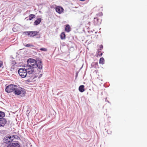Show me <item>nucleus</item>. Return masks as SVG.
Instances as JSON below:
<instances>
[{"label":"nucleus","instance_id":"f257e3e1","mask_svg":"<svg viewBox=\"0 0 147 147\" xmlns=\"http://www.w3.org/2000/svg\"><path fill=\"white\" fill-rule=\"evenodd\" d=\"M41 61H36L34 59L29 58L27 61L26 77L31 78L32 74L34 72H36L39 74L42 71V63Z\"/></svg>","mask_w":147,"mask_h":147},{"label":"nucleus","instance_id":"f03ea898","mask_svg":"<svg viewBox=\"0 0 147 147\" xmlns=\"http://www.w3.org/2000/svg\"><path fill=\"white\" fill-rule=\"evenodd\" d=\"M13 93L16 95H20L21 96H24L26 94L25 90L21 87H16Z\"/></svg>","mask_w":147,"mask_h":147},{"label":"nucleus","instance_id":"7ed1b4c3","mask_svg":"<svg viewBox=\"0 0 147 147\" xmlns=\"http://www.w3.org/2000/svg\"><path fill=\"white\" fill-rule=\"evenodd\" d=\"M18 72L20 76L23 78L26 77L27 74V69L24 68H21L19 69Z\"/></svg>","mask_w":147,"mask_h":147},{"label":"nucleus","instance_id":"20e7f679","mask_svg":"<svg viewBox=\"0 0 147 147\" xmlns=\"http://www.w3.org/2000/svg\"><path fill=\"white\" fill-rule=\"evenodd\" d=\"M16 87H18L17 85L10 84L7 86L5 89V91L7 93H10L14 91Z\"/></svg>","mask_w":147,"mask_h":147},{"label":"nucleus","instance_id":"39448f33","mask_svg":"<svg viewBox=\"0 0 147 147\" xmlns=\"http://www.w3.org/2000/svg\"><path fill=\"white\" fill-rule=\"evenodd\" d=\"M7 147H20L18 142H15L14 143H11L8 144Z\"/></svg>","mask_w":147,"mask_h":147},{"label":"nucleus","instance_id":"423d86ee","mask_svg":"<svg viewBox=\"0 0 147 147\" xmlns=\"http://www.w3.org/2000/svg\"><path fill=\"white\" fill-rule=\"evenodd\" d=\"M7 120L4 118H0V127H3L7 123Z\"/></svg>","mask_w":147,"mask_h":147},{"label":"nucleus","instance_id":"0eeeda50","mask_svg":"<svg viewBox=\"0 0 147 147\" xmlns=\"http://www.w3.org/2000/svg\"><path fill=\"white\" fill-rule=\"evenodd\" d=\"M55 10L57 12L60 14L63 13L64 9L62 7L58 6L56 7Z\"/></svg>","mask_w":147,"mask_h":147},{"label":"nucleus","instance_id":"6e6552de","mask_svg":"<svg viewBox=\"0 0 147 147\" xmlns=\"http://www.w3.org/2000/svg\"><path fill=\"white\" fill-rule=\"evenodd\" d=\"M101 20L97 18H94V22L95 25H99L101 23Z\"/></svg>","mask_w":147,"mask_h":147},{"label":"nucleus","instance_id":"1a4fd4ad","mask_svg":"<svg viewBox=\"0 0 147 147\" xmlns=\"http://www.w3.org/2000/svg\"><path fill=\"white\" fill-rule=\"evenodd\" d=\"M39 33V32L35 31H30V37H34V36L37 35Z\"/></svg>","mask_w":147,"mask_h":147},{"label":"nucleus","instance_id":"9d476101","mask_svg":"<svg viewBox=\"0 0 147 147\" xmlns=\"http://www.w3.org/2000/svg\"><path fill=\"white\" fill-rule=\"evenodd\" d=\"M35 17L36 16L34 15L31 14L28 17L26 18V20H32L33 18H35Z\"/></svg>","mask_w":147,"mask_h":147},{"label":"nucleus","instance_id":"9b49d317","mask_svg":"<svg viewBox=\"0 0 147 147\" xmlns=\"http://www.w3.org/2000/svg\"><path fill=\"white\" fill-rule=\"evenodd\" d=\"M42 19L40 18H39L36 19L34 22V25H38L41 22Z\"/></svg>","mask_w":147,"mask_h":147},{"label":"nucleus","instance_id":"f8f14e48","mask_svg":"<svg viewBox=\"0 0 147 147\" xmlns=\"http://www.w3.org/2000/svg\"><path fill=\"white\" fill-rule=\"evenodd\" d=\"M65 30L66 32H69L71 30L70 26L69 25L67 24L66 25Z\"/></svg>","mask_w":147,"mask_h":147},{"label":"nucleus","instance_id":"ddd939ff","mask_svg":"<svg viewBox=\"0 0 147 147\" xmlns=\"http://www.w3.org/2000/svg\"><path fill=\"white\" fill-rule=\"evenodd\" d=\"M79 90L81 92H82L85 91L84 86L83 85L80 86L79 88Z\"/></svg>","mask_w":147,"mask_h":147},{"label":"nucleus","instance_id":"4468645a","mask_svg":"<svg viewBox=\"0 0 147 147\" xmlns=\"http://www.w3.org/2000/svg\"><path fill=\"white\" fill-rule=\"evenodd\" d=\"M3 140L4 142L6 144H8L9 143V140H8V138H7V136L4 137Z\"/></svg>","mask_w":147,"mask_h":147},{"label":"nucleus","instance_id":"2eb2a0df","mask_svg":"<svg viewBox=\"0 0 147 147\" xmlns=\"http://www.w3.org/2000/svg\"><path fill=\"white\" fill-rule=\"evenodd\" d=\"M99 63L100 64H104V59L103 57L100 58Z\"/></svg>","mask_w":147,"mask_h":147},{"label":"nucleus","instance_id":"dca6fc26","mask_svg":"<svg viewBox=\"0 0 147 147\" xmlns=\"http://www.w3.org/2000/svg\"><path fill=\"white\" fill-rule=\"evenodd\" d=\"M5 116V113L4 112L0 111V118H3Z\"/></svg>","mask_w":147,"mask_h":147},{"label":"nucleus","instance_id":"f3484780","mask_svg":"<svg viewBox=\"0 0 147 147\" xmlns=\"http://www.w3.org/2000/svg\"><path fill=\"white\" fill-rule=\"evenodd\" d=\"M7 138H8V140H9V143L13 141V138L10 135H7Z\"/></svg>","mask_w":147,"mask_h":147},{"label":"nucleus","instance_id":"a211bd4d","mask_svg":"<svg viewBox=\"0 0 147 147\" xmlns=\"http://www.w3.org/2000/svg\"><path fill=\"white\" fill-rule=\"evenodd\" d=\"M65 33L64 32H62L60 35V38L61 39H64L65 38Z\"/></svg>","mask_w":147,"mask_h":147},{"label":"nucleus","instance_id":"6ab92c4d","mask_svg":"<svg viewBox=\"0 0 147 147\" xmlns=\"http://www.w3.org/2000/svg\"><path fill=\"white\" fill-rule=\"evenodd\" d=\"M103 48V46L102 45H100L99 46V49H98V53L100 52V51H99L102 50Z\"/></svg>","mask_w":147,"mask_h":147},{"label":"nucleus","instance_id":"aec40b11","mask_svg":"<svg viewBox=\"0 0 147 147\" xmlns=\"http://www.w3.org/2000/svg\"><path fill=\"white\" fill-rule=\"evenodd\" d=\"M30 31H26L23 32V34H25L26 35L30 36Z\"/></svg>","mask_w":147,"mask_h":147},{"label":"nucleus","instance_id":"412c9836","mask_svg":"<svg viewBox=\"0 0 147 147\" xmlns=\"http://www.w3.org/2000/svg\"><path fill=\"white\" fill-rule=\"evenodd\" d=\"M40 50L41 51H47V49L45 48H42L40 49Z\"/></svg>","mask_w":147,"mask_h":147},{"label":"nucleus","instance_id":"4be33fe9","mask_svg":"<svg viewBox=\"0 0 147 147\" xmlns=\"http://www.w3.org/2000/svg\"><path fill=\"white\" fill-rule=\"evenodd\" d=\"M25 46L26 47H34L33 45L30 44H26Z\"/></svg>","mask_w":147,"mask_h":147},{"label":"nucleus","instance_id":"5701e85b","mask_svg":"<svg viewBox=\"0 0 147 147\" xmlns=\"http://www.w3.org/2000/svg\"><path fill=\"white\" fill-rule=\"evenodd\" d=\"M12 137L13 138V140L15 138L17 139L18 137V136L16 135H12Z\"/></svg>","mask_w":147,"mask_h":147},{"label":"nucleus","instance_id":"b1692460","mask_svg":"<svg viewBox=\"0 0 147 147\" xmlns=\"http://www.w3.org/2000/svg\"><path fill=\"white\" fill-rule=\"evenodd\" d=\"M3 65V62L1 61H0V67H1Z\"/></svg>","mask_w":147,"mask_h":147},{"label":"nucleus","instance_id":"393cba45","mask_svg":"<svg viewBox=\"0 0 147 147\" xmlns=\"http://www.w3.org/2000/svg\"><path fill=\"white\" fill-rule=\"evenodd\" d=\"M12 65H14L15 64H16V63L14 62V61H13V63H12Z\"/></svg>","mask_w":147,"mask_h":147},{"label":"nucleus","instance_id":"a878e982","mask_svg":"<svg viewBox=\"0 0 147 147\" xmlns=\"http://www.w3.org/2000/svg\"><path fill=\"white\" fill-rule=\"evenodd\" d=\"M78 76V73L77 72V73H76V78Z\"/></svg>","mask_w":147,"mask_h":147},{"label":"nucleus","instance_id":"bb28decb","mask_svg":"<svg viewBox=\"0 0 147 147\" xmlns=\"http://www.w3.org/2000/svg\"><path fill=\"white\" fill-rule=\"evenodd\" d=\"M42 74H40V75H39V78L41 77L42 76Z\"/></svg>","mask_w":147,"mask_h":147},{"label":"nucleus","instance_id":"cd10ccee","mask_svg":"<svg viewBox=\"0 0 147 147\" xmlns=\"http://www.w3.org/2000/svg\"><path fill=\"white\" fill-rule=\"evenodd\" d=\"M102 55V53H101V54H100V55H99V56H101Z\"/></svg>","mask_w":147,"mask_h":147},{"label":"nucleus","instance_id":"c85d7f7f","mask_svg":"<svg viewBox=\"0 0 147 147\" xmlns=\"http://www.w3.org/2000/svg\"><path fill=\"white\" fill-rule=\"evenodd\" d=\"M79 0L81 1H85V0Z\"/></svg>","mask_w":147,"mask_h":147}]
</instances>
